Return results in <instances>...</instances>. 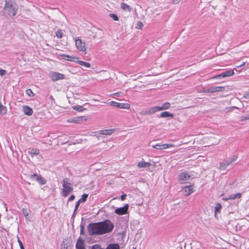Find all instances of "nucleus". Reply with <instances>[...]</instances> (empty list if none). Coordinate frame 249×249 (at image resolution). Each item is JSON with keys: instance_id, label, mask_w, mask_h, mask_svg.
I'll use <instances>...</instances> for the list:
<instances>
[{"instance_id": "1", "label": "nucleus", "mask_w": 249, "mask_h": 249, "mask_svg": "<svg viewBox=\"0 0 249 249\" xmlns=\"http://www.w3.org/2000/svg\"><path fill=\"white\" fill-rule=\"evenodd\" d=\"M88 231L90 235H101L111 231L114 228L113 224L109 220L89 224Z\"/></svg>"}, {"instance_id": "2", "label": "nucleus", "mask_w": 249, "mask_h": 249, "mask_svg": "<svg viewBox=\"0 0 249 249\" xmlns=\"http://www.w3.org/2000/svg\"><path fill=\"white\" fill-rule=\"evenodd\" d=\"M62 186L63 188L62 191V195L64 197L67 196L69 194L73 191V185L69 182L68 178H65L63 179Z\"/></svg>"}, {"instance_id": "3", "label": "nucleus", "mask_w": 249, "mask_h": 249, "mask_svg": "<svg viewBox=\"0 0 249 249\" xmlns=\"http://www.w3.org/2000/svg\"><path fill=\"white\" fill-rule=\"evenodd\" d=\"M17 10L14 4L11 1H5V6L3 8V12L9 17H13L16 15Z\"/></svg>"}, {"instance_id": "4", "label": "nucleus", "mask_w": 249, "mask_h": 249, "mask_svg": "<svg viewBox=\"0 0 249 249\" xmlns=\"http://www.w3.org/2000/svg\"><path fill=\"white\" fill-rule=\"evenodd\" d=\"M75 43L76 48L79 51L85 52L86 48L85 47V43L79 38H76Z\"/></svg>"}, {"instance_id": "5", "label": "nucleus", "mask_w": 249, "mask_h": 249, "mask_svg": "<svg viewBox=\"0 0 249 249\" xmlns=\"http://www.w3.org/2000/svg\"><path fill=\"white\" fill-rule=\"evenodd\" d=\"M50 77L53 81H56L65 78L64 74L57 72H52L50 73Z\"/></svg>"}, {"instance_id": "6", "label": "nucleus", "mask_w": 249, "mask_h": 249, "mask_svg": "<svg viewBox=\"0 0 249 249\" xmlns=\"http://www.w3.org/2000/svg\"><path fill=\"white\" fill-rule=\"evenodd\" d=\"M109 104L112 106L115 107L119 108H126L129 109L130 107L129 104L127 103H120L115 101H111L109 103Z\"/></svg>"}, {"instance_id": "7", "label": "nucleus", "mask_w": 249, "mask_h": 249, "mask_svg": "<svg viewBox=\"0 0 249 249\" xmlns=\"http://www.w3.org/2000/svg\"><path fill=\"white\" fill-rule=\"evenodd\" d=\"M129 205L126 204L124 207L121 208H117L115 210V213L118 215H123L127 213Z\"/></svg>"}, {"instance_id": "8", "label": "nucleus", "mask_w": 249, "mask_h": 249, "mask_svg": "<svg viewBox=\"0 0 249 249\" xmlns=\"http://www.w3.org/2000/svg\"><path fill=\"white\" fill-rule=\"evenodd\" d=\"M157 111H157L156 107L155 106V107H151L149 108L144 109V110L141 111L140 112V114L142 116H145V115H152V114L155 113V112H156Z\"/></svg>"}, {"instance_id": "9", "label": "nucleus", "mask_w": 249, "mask_h": 249, "mask_svg": "<svg viewBox=\"0 0 249 249\" xmlns=\"http://www.w3.org/2000/svg\"><path fill=\"white\" fill-rule=\"evenodd\" d=\"M30 178L32 180H36L41 185H44L46 183V181L45 179L40 176H38L36 174L30 176Z\"/></svg>"}, {"instance_id": "10", "label": "nucleus", "mask_w": 249, "mask_h": 249, "mask_svg": "<svg viewBox=\"0 0 249 249\" xmlns=\"http://www.w3.org/2000/svg\"><path fill=\"white\" fill-rule=\"evenodd\" d=\"M191 178V176L186 172H183L178 176V180L181 183H185Z\"/></svg>"}, {"instance_id": "11", "label": "nucleus", "mask_w": 249, "mask_h": 249, "mask_svg": "<svg viewBox=\"0 0 249 249\" xmlns=\"http://www.w3.org/2000/svg\"><path fill=\"white\" fill-rule=\"evenodd\" d=\"M224 89V87H212L207 89L205 92L208 93L219 92L223 90Z\"/></svg>"}, {"instance_id": "12", "label": "nucleus", "mask_w": 249, "mask_h": 249, "mask_svg": "<svg viewBox=\"0 0 249 249\" xmlns=\"http://www.w3.org/2000/svg\"><path fill=\"white\" fill-rule=\"evenodd\" d=\"M75 248L76 249H86L85 242L81 237H79L77 240L75 245Z\"/></svg>"}, {"instance_id": "13", "label": "nucleus", "mask_w": 249, "mask_h": 249, "mask_svg": "<svg viewBox=\"0 0 249 249\" xmlns=\"http://www.w3.org/2000/svg\"><path fill=\"white\" fill-rule=\"evenodd\" d=\"M22 110L24 113L28 116H31L33 113V110L32 108L27 106H23L22 107Z\"/></svg>"}, {"instance_id": "14", "label": "nucleus", "mask_w": 249, "mask_h": 249, "mask_svg": "<svg viewBox=\"0 0 249 249\" xmlns=\"http://www.w3.org/2000/svg\"><path fill=\"white\" fill-rule=\"evenodd\" d=\"M234 74V71L233 70H229L226 71H224L219 75H217L216 77L218 78H224L226 77H228Z\"/></svg>"}, {"instance_id": "15", "label": "nucleus", "mask_w": 249, "mask_h": 249, "mask_svg": "<svg viewBox=\"0 0 249 249\" xmlns=\"http://www.w3.org/2000/svg\"><path fill=\"white\" fill-rule=\"evenodd\" d=\"M231 161H229V160H225L223 162H221L220 164V169L222 170H225L231 165Z\"/></svg>"}, {"instance_id": "16", "label": "nucleus", "mask_w": 249, "mask_h": 249, "mask_svg": "<svg viewBox=\"0 0 249 249\" xmlns=\"http://www.w3.org/2000/svg\"><path fill=\"white\" fill-rule=\"evenodd\" d=\"M193 187L192 185L185 186L183 190L185 196H189L193 193Z\"/></svg>"}, {"instance_id": "17", "label": "nucleus", "mask_w": 249, "mask_h": 249, "mask_svg": "<svg viewBox=\"0 0 249 249\" xmlns=\"http://www.w3.org/2000/svg\"><path fill=\"white\" fill-rule=\"evenodd\" d=\"M170 104L168 102L164 103L161 106H156L157 111H159L160 110H166L170 108Z\"/></svg>"}, {"instance_id": "18", "label": "nucleus", "mask_w": 249, "mask_h": 249, "mask_svg": "<svg viewBox=\"0 0 249 249\" xmlns=\"http://www.w3.org/2000/svg\"><path fill=\"white\" fill-rule=\"evenodd\" d=\"M82 116H78L71 118L68 120V122L72 123L79 124L83 121Z\"/></svg>"}, {"instance_id": "19", "label": "nucleus", "mask_w": 249, "mask_h": 249, "mask_svg": "<svg viewBox=\"0 0 249 249\" xmlns=\"http://www.w3.org/2000/svg\"><path fill=\"white\" fill-rule=\"evenodd\" d=\"M151 165V163L144 161L139 162L138 164V167L139 168H149Z\"/></svg>"}, {"instance_id": "20", "label": "nucleus", "mask_w": 249, "mask_h": 249, "mask_svg": "<svg viewBox=\"0 0 249 249\" xmlns=\"http://www.w3.org/2000/svg\"><path fill=\"white\" fill-rule=\"evenodd\" d=\"M74 59H76L75 62L79 64L80 65L86 67V68H89L90 67V64L89 62H84L83 61L79 60L78 58H74Z\"/></svg>"}, {"instance_id": "21", "label": "nucleus", "mask_w": 249, "mask_h": 249, "mask_svg": "<svg viewBox=\"0 0 249 249\" xmlns=\"http://www.w3.org/2000/svg\"><path fill=\"white\" fill-rule=\"evenodd\" d=\"M115 130L113 129H109L107 130H102L100 131L99 134L100 135H110L112 134Z\"/></svg>"}, {"instance_id": "22", "label": "nucleus", "mask_w": 249, "mask_h": 249, "mask_svg": "<svg viewBox=\"0 0 249 249\" xmlns=\"http://www.w3.org/2000/svg\"><path fill=\"white\" fill-rule=\"evenodd\" d=\"M174 117V114L171 113H169L167 111H164L163 112H161L159 117L160 118H168V117H171L173 118Z\"/></svg>"}, {"instance_id": "23", "label": "nucleus", "mask_w": 249, "mask_h": 249, "mask_svg": "<svg viewBox=\"0 0 249 249\" xmlns=\"http://www.w3.org/2000/svg\"><path fill=\"white\" fill-rule=\"evenodd\" d=\"M241 197V194L240 193H237L234 194L230 195L226 200L229 199H235L236 198H240Z\"/></svg>"}, {"instance_id": "24", "label": "nucleus", "mask_w": 249, "mask_h": 249, "mask_svg": "<svg viewBox=\"0 0 249 249\" xmlns=\"http://www.w3.org/2000/svg\"><path fill=\"white\" fill-rule=\"evenodd\" d=\"M62 57L64 60L75 62L76 59H74V58H76L75 57H72L65 54L62 55Z\"/></svg>"}, {"instance_id": "25", "label": "nucleus", "mask_w": 249, "mask_h": 249, "mask_svg": "<svg viewBox=\"0 0 249 249\" xmlns=\"http://www.w3.org/2000/svg\"><path fill=\"white\" fill-rule=\"evenodd\" d=\"M222 209V206L220 203H217L215 204V206L214 207V212H215V217L216 216V214L217 213H219L221 209Z\"/></svg>"}, {"instance_id": "26", "label": "nucleus", "mask_w": 249, "mask_h": 249, "mask_svg": "<svg viewBox=\"0 0 249 249\" xmlns=\"http://www.w3.org/2000/svg\"><path fill=\"white\" fill-rule=\"evenodd\" d=\"M120 248L118 244H109L105 249H120Z\"/></svg>"}, {"instance_id": "27", "label": "nucleus", "mask_w": 249, "mask_h": 249, "mask_svg": "<svg viewBox=\"0 0 249 249\" xmlns=\"http://www.w3.org/2000/svg\"><path fill=\"white\" fill-rule=\"evenodd\" d=\"M152 147L154 148L159 150L165 149L167 148V146H165V144H157L154 145H152Z\"/></svg>"}, {"instance_id": "28", "label": "nucleus", "mask_w": 249, "mask_h": 249, "mask_svg": "<svg viewBox=\"0 0 249 249\" xmlns=\"http://www.w3.org/2000/svg\"><path fill=\"white\" fill-rule=\"evenodd\" d=\"M29 153L30 154L32 157H33L34 156H36L39 154V150L38 149H32L30 151Z\"/></svg>"}, {"instance_id": "29", "label": "nucleus", "mask_w": 249, "mask_h": 249, "mask_svg": "<svg viewBox=\"0 0 249 249\" xmlns=\"http://www.w3.org/2000/svg\"><path fill=\"white\" fill-rule=\"evenodd\" d=\"M121 7L124 11H128L130 12L131 10V8H130V7L128 5L124 3H122L121 4Z\"/></svg>"}, {"instance_id": "30", "label": "nucleus", "mask_w": 249, "mask_h": 249, "mask_svg": "<svg viewBox=\"0 0 249 249\" xmlns=\"http://www.w3.org/2000/svg\"><path fill=\"white\" fill-rule=\"evenodd\" d=\"M88 196V194H84L81 196V198L79 200L81 203H84L85 202Z\"/></svg>"}, {"instance_id": "31", "label": "nucleus", "mask_w": 249, "mask_h": 249, "mask_svg": "<svg viewBox=\"0 0 249 249\" xmlns=\"http://www.w3.org/2000/svg\"><path fill=\"white\" fill-rule=\"evenodd\" d=\"M73 108L74 110H77L78 111H83L86 110V108H84L81 106H74V107H73Z\"/></svg>"}, {"instance_id": "32", "label": "nucleus", "mask_w": 249, "mask_h": 249, "mask_svg": "<svg viewBox=\"0 0 249 249\" xmlns=\"http://www.w3.org/2000/svg\"><path fill=\"white\" fill-rule=\"evenodd\" d=\"M109 16L111 18H112L113 20H114L115 21L119 20V18L116 15H115L114 14L111 13V14H109Z\"/></svg>"}, {"instance_id": "33", "label": "nucleus", "mask_w": 249, "mask_h": 249, "mask_svg": "<svg viewBox=\"0 0 249 249\" xmlns=\"http://www.w3.org/2000/svg\"><path fill=\"white\" fill-rule=\"evenodd\" d=\"M90 249H105L101 247V246L99 244H95L91 246Z\"/></svg>"}, {"instance_id": "34", "label": "nucleus", "mask_w": 249, "mask_h": 249, "mask_svg": "<svg viewBox=\"0 0 249 249\" xmlns=\"http://www.w3.org/2000/svg\"><path fill=\"white\" fill-rule=\"evenodd\" d=\"M56 36L59 38H62V36H63V32L61 30H58L56 32Z\"/></svg>"}, {"instance_id": "35", "label": "nucleus", "mask_w": 249, "mask_h": 249, "mask_svg": "<svg viewBox=\"0 0 249 249\" xmlns=\"http://www.w3.org/2000/svg\"><path fill=\"white\" fill-rule=\"evenodd\" d=\"M249 114L246 115V116H241L239 118V120L241 122L244 121L245 120H249Z\"/></svg>"}, {"instance_id": "36", "label": "nucleus", "mask_w": 249, "mask_h": 249, "mask_svg": "<svg viewBox=\"0 0 249 249\" xmlns=\"http://www.w3.org/2000/svg\"><path fill=\"white\" fill-rule=\"evenodd\" d=\"M142 26H143V24L141 21H138L137 22V25H136V28L137 29H141Z\"/></svg>"}, {"instance_id": "37", "label": "nucleus", "mask_w": 249, "mask_h": 249, "mask_svg": "<svg viewBox=\"0 0 249 249\" xmlns=\"http://www.w3.org/2000/svg\"><path fill=\"white\" fill-rule=\"evenodd\" d=\"M26 93L30 96H33L34 95V93L33 92L32 90L31 89H27Z\"/></svg>"}, {"instance_id": "38", "label": "nucleus", "mask_w": 249, "mask_h": 249, "mask_svg": "<svg viewBox=\"0 0 249 249\" xmlns=\"http://www.w3.org/2000/svg\"><path fill=\"white\" fill-rule=\"evenodd\" d=\"M237 159V156L236 155H234L229 160V161H231V164H232L234 161H235Z\"/></svg>"}, {"instance_id": "39", "label": "nucleus", "mask_w": 249, "mask_h": 249, "mask_svg": "<svg viewBox=\"0 0 249 249\" xmlns=\"http://www.w3.org/2000/svg\"><path fill=\"white\" fill-rule=\"evenodd\" d=\"M6 73V71L0 69V75L2 76Z\"/></svg>"}, {"instance_id": "40", "label": "nucleus", "mask_w": 249, "mask_h": 249, "mask_svg": "<svg viewBox=\"0 0 249 249\" xmlns=\"http://www.w3.org/2000/svg\"><path fill=\"white\" fill-rule=\"evenodd\" d=\"M61 249H68V246L63 242V244L61 245Z\"/></svg>"}, {"instance_id": "41", "label": "nucleus", "mask_w": 249, "mask_h": 249, "mask_svg": "<svg viewBox=\"0 0 249 249\" xmlns=\"http://www.w3.org/2000/svg\"><path fill=\"white\" fill-rule=\"evenodd\" d=\"M80 203L81 202L79 200L76 203L75 206V211H76V210H77V209L79 207Z\"/></svg>"}, {"instance_id": "42", "label": "nucleus", "mask_w": 249, "mask_h": 249, "mask_svg": "<svg viewBox=\"0 0 249 249\" xmlns=\"http://www.w3.org/2000/svg\"><path fill=\"white\" fill-rule=\"evenodd\" d=\"M18 243L19 244L20 249H24L22 242L20 240H19V239H18Z\"/></svg>"}, {"instance_id": "43", "label": "nucleus", "mask_w": 249, "mask_h": 249, "mask_svg": "<svg viewBox=\"0 0 249 249\" xmlns=\"http://www.w3.org/2000/svg\"><path fill=\"white\" fill-rule=\"evenodd\" d=\"M75 196L73 195H72L68 199V201H72V200H73L74 199H75Z\"/></svg>"}, {"instance_id": "44", "label": "nucleus", "mask_w": 249, "mask_h": 249, "mask_svg": "<svg viewBox=\"0 0 249 249\" xmlns=\"http://www.w3.org/2000/svg\"><path fill=\"white\" fill-rule=\"evenodd\" d=\"M84 226H80V234H84Z\"/></svg>"}, {"instance_id": "45", "label": "nucleus", "mask_w": 249, "mask_h": 249, "mask_svg": "<svg viewBox=\"0 0 249 249\" xmlns=\"http://www.w3.org/2000/svg\"><path fill=\"white\" fill-rule=\"evenodd\" d=\"M236 108V107H229L226 108V109L227 110V112L231 111L232 110V108Z\"/></svg>"}, {"instance_id": "46", "label": "nucleus", "mask_w": 249, "mask_h": 249, "mask_svg": "<svg viewBox=\"0 0 249 249\" xmlns=\"http://www.w3.org/2000/svg\"><path fill=\"white\" fill-rule=\"evenodd\" d=\"M165 145L166 146H167V148L175 146V145L173 144H165Z\"/></svg>"}, {"instance_id": "47", "label": "nucleus", "mask_w": 249, "mask_h": 249, "mask_svg": "<svg viewBox=\"0 0 249 249\" xmlns=\"http://www.w3.org/2000/svg\"><path fill=\"white\" fill-rule=\"evenodd\" d=\"M126 197V194H123L121 196V199L122 200H124L125 199Z\"/></svg>"}, {"instance_id": "48", "label": "nucleus", "mask_w": 249, "mask_h": 249, "mask_svg": "<svg viewBox=\"0 0 249 249\" xmlns=\"http://www.w3.org/2000/svg\"><path fill=\"white\" fill-rule=\"evenodd\" d=\"M22 212H23V213L25 215H28V213H26V210L25 209H22Z\"/></svg>"}, {"instance_id": "49", "label": "nucleus", "mask_w": 249, "mask_h": 249, "mask_svg": "<svg viewBox=\"0 0 249 249\" xmlns=\"http://www.w3.org/2000/svg\"><path fill=\"white\" fill-rule=\"evenodd\" d=\"M236 182V180L234 179L231 182L229 183V185L231 186L235 182Z\"/></svg>"}, {"instance_id": "50", "label": "nucleus", "mask_w": 249, "mask_h": 249, "mask_svg": "<svg viewBox=\"0 0 249 249\" xmlns=\"http://www.w3.org/2000/svg\"><path fill=\"white\" fill-rule=\"evenodd\" d=\"M121 93V92H117V93H114V95H115L117 97H119L120 96Z\"/></svg>"}, {"instance_id": "51", "label": "nucleus", "mask_w": 249, "mask_h": 249, "mask_svg": "<svg viewBox=\"0 0 249 249\" xmlns=\"http://www.w3.org/2000/svg\"><path fill=\"white\" fill-rule=\"evenodd\" d=\"M98 33L101 35H102L103 34V31L101 30H98Z\"/></svg>"}, {"instance_id": "52", "label": "nucleus", "mask_w": 249, "mask_h": 249, "mask_svg": "<svg viewBox=\"0 0 249 249\" xmlns=\"http://www.w3.org/2000/svg\"><path fill=\"white\" fill-rule=\"evenodd\" d=\"M245 64V62H243L241 65H240L239 66H237V67H242L243 66H244Z\"/></svg>"}, {"instance_id": "53", "label": "nucleus", "mask_w": 249, "mask_h": 249, "mask_svg": "<svg viewBox=\"0 0 249 249\" xmlns=\"http://www.w3.org/2000/svg\"><path fill=\"white\" fill-rule=\"evenodd\" d=\"M75 215H74V214H72L71 218H74L75 217Z\"/></svg>"}, {"instance_id": "54", "label": "nucleus", "mask_w": 249, "mask_h": 249, "mask_svg": "<svg viewBox=\"0 0 249 249\" xmlns=\"http://www.w3.org/2000/svg\"><path fill=\"white\" fill-rule=\"evenodd\" d=\"M75 213H76V211H75V210H74L73 214H74V215H75Z\"/></svg>"}, {"instance_id": "55", "label": "nucleus", "mask_w": 249, "mask_h": 249, "mask_svg": "<svg viewBox=\"0 0 249 249\" xmlns=\"http://www.w3.org/2000/svg\"><path fill=\"white\" fill-rule=\"evenodd\" d=\"M226 199H227V198H225L224 199L225 200H226Z\"/></svg>"}, {"instance_id": "56", "label": "nucleus", "mask_w": 249, "mask_h": 249, "mask_svg": "<svg viewBox=\"0 0 249 249\" xmlns=\"http://www.w3.org/2000/svg\"><path fill=\"white\" fill-rule=\"evenodd\" d=\"M6 211H7V208L6 207Z\"/></svg>"}, {"instance_id": "57", "label": "nucleus", "mask_w": 249, "mask_h": 249, "mask_svg": "<svg viewBox=\"0 0 249 249\" xmlns=\"http://www.w3.org/2000/svg\"><path fill=\"white\" fill-rule=\"evenodd\" d=\"M133 249H136L135 248H134Z\"/></svg>"}]
</instances>
